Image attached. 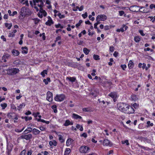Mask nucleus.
I'll use <instances>...</instances> for the list:
<instances>
[{
    "label": "nucleus",
    "mask_w": 155,
    "mask_h": 155,
    "mask_svg": "<svg viewBox=\"0 0 155 155\" xmlns=\"http://www.w3.org/2000/svg\"><path fill=\"white\" fill-rule=\"evenodd\" d=\"M11 58V55L7 53L4 54L2 57V60L4 62H5L7 61V59Z\"/></svg>",
    "instance_id": "11"
},
{
    "label": "nucleus",
    "mask_w": 155,
    "mask_h": 155,
    "mask_svg": "<svg viewBox=\"0 0 155 155\" xmlns=\"http://www.w3.org/2000/svg\"><path fill=\"white\" fill-rule=\"evenodd\" d=\"M12 52L13 55L15 56H18L19 54V51L18 50L15 49L13 50L12 51Z\"/></svg>",
    "instance_id": "18"
},
{
    "label": "nucleus",
    "mask_w": 155,
    "mask_h": 155,
    "mask_svg": "<svg viewBox=\"0 0 155 155\" xmlns=\"http://www.w3.org/2000/svg\"><path fill=\"white\" fill-rule=\"evenodd\" d=\"M72 117L76 119L82 118V117L81 116L75 114H72Z\"/></svg>",
    "instance_id": "23"
},
{
    "label": "nucleus",
    "mask_w": 155,
    "mask_h": 155,
    "mask_svg": "<svg viewBox=\"0 0 155 155\" xmlns=\"http://www.w3.org/2000/svg\"><path fill=\"white\" fill-rule=\"evenodd\" d=\"M90 51V50L86 48H85L83 49V51L86 55L88 54Z\"/></svg>",
    "instance_id": "27"
},
{
    "label": "nucleus",
    "mask_w": 155,
    "mask_h": 155,
    "mask_svg": "<svg viewBox=\"0 0 155 155\" xmlns=\"http://www.w3.org/2000/svg\"><path fill=\"white\" fill-rule=\"evenodd\" d=\"M77 43L78 45H81L84 44V42L81 39H78L77 41Z\"/></svg>",
    "instance_id": "29"
},
{
    "label": "nucleus",
    "mask_w": 155,
    "mask_h": 155,
    "mask_svg": "<svg viewBox=\"0 0 155 155\" xmlns=\"http://www.w3.org/2000/svg\"><path fill=\"white\" fill-rule=\"evenodd\" d=\"M19 71V70L18 68H13L11 69H8L7 71L8 74L10 75H13L15 74Z\"/></svg>",
    "instance_id": "2"
},
{
    "label": "nucleus",
    "mask_w": 155,
    "mask_h": 155,
    "mask_svg": "<svg viewBox=\"0 0 155 155\" xmlns=\"http://www.w3.org/2000/svg\"><path fill=\"white\" fill-rule=\"evenodd\" d=\"M65 98V96L63 94L56 95L54 98V100L56 101H63Z\"/></svg>",
    "instance_id": "5"
},
{
    "label": "nucleus",
    "mask_w": 155,
    "mask_h": 155,
    "mask_svg": "<svg viewBox=\"0 0 155 155\" xmlns=\"http://www.w3.org/2000/svg\"><path fill=\"white\" fill-rule=\"evenodd\" d=\"M17 14V12L16 11H14L13 12V13L11 15V16H13L15 15H16Z\"/></svg>",
    "instance_id": "57"
},
{
    "label": "nucleus",
    "mask_w": 155,
    "mask_h": 155,
    "mask_svg": "<svg viewBox=\"0 0 155 155\" xmlns=\"http://www.w3.org/2000/svg\"><path fill=\"white\" fill-rule=\"evenodd\" d=\"M84 9V6L83 5H81L80 7H79V11H82Z\"/></svg>",
    "instance_id": "59"
},
{
    "label": "nucleus",
    "mask_w": 155,
    "mask_h": 155,
    "mask_svg": "<svg viewBox=\"0 0 155 155\" xmlns=\"http://www.w3.org/2000/svg\"><path fill=\"white\" fill-rule=\"evenodd\" d=\"M82 110L83 111L88 112L90 111L89 109L88 108H83Z\"/></svg>",
    "instance_id": "49"
},
{
    "label": "nucleus",
    "mask_w": 155,
    "mask_h": 155,
    "mask_svg": "<svg viewBox=\"0 0 155 155\" xmlns=\"http://www.w3.org/2000/svg\"><path fill=\"white\" fill-rule=\"evenodd\" d=\"M134 108L132 107L127 106L126 107L124 113L128 114H130L134 113Z\"/></svg>",
    "instance_id": "6"
},
{
    "label": "nucleus",
    "mask_w": 155,
    "mask_h": 155,
    "mask_svg": "<svg viewBox=\"0 0 155 155\" xmlns=\"http://www.w3.org/2000/svg\"><path fill=\"white\" fill-rule=\"evenodd\" d=\"M110 50L111 52H112L114 51V47L113 46H110Z\"/></svg>",
    "instance_id": "56"
},
{
    "label": "nucleus",
    "mask_w": 155,
    "mask_h": 155,
    "mask_svg": "<svg viewBox=\"0 0 155 155\" xmlns=\"http://www.w3.org/2000/svg\"><path fill=\"white\" fill-rule=\"evenodd\" d=\"M124 31V29L123 27L122 28H121L120 29H118L117 30V31L119 32H120V31L123 32Z\"/></svg>",
    "instance_id": "43"
},
{
    "label": "nucleus",
    "mask_w": 155,
    "mask_h": 155,
    "mask_svg": "<svg viewBox=\"0 0 155 155\" xmlns=\"http://www.w3.org/2000/svg\"><path fill=\"white\" fill-rule=\"evenodd\" d=\"M121 67L123 70H124L127 68V66L125 64L121 65Z\"/></svg>",
    "instance_id": "47"
},
{
    "label": "nucleus",
    "mask_w": 155,
    "mask_h": 155,
    "mask_svg": "<svg viewBox=\"0 0 155 155\" xmlns=\"http://www.w3.org/2000/svg\"><path fill=\"white\" fill-rule=\"evenodd\" d=\"M25 103H22L18 107V109L20 110L21 108L24 107L25 106Z\"/></svg>",
    "instance_id": "25"
},
{
    "label": "nucleus",
    "mask_w": 155,
    "mask_h": 155,
    "mask_svg": "<svg viewBox=\"0 0 155 155\" xmlns=\"http://www.w3.org/2000/svg\"><path fill=\"white\" fill-rule=\"evenodd\" d=\"M111 28V27L108 25H106L105 26L104 29L105 30H109Z\"/></svg>",
    "instance_id": "46"
},
{
    "label": "nucleus",
    "mask_w": 155,
    "mask_h": 155,
    "mask_svg": "<svg viewBox=\"0 0 155 155\" xmlns=\"http://www.w3.org/2000/svg\"><path fill=\"white\" fill-rule=\"evenodd\" d=\"M47 74V71L46 70H45L43 71L41 73V75L43 76V77H45V74Z\"/></svg>",
    "instance_id": "32"
},
{
    "label": "nucleus",
    "mask_w": 155,
    "mask_h": 155,
    "mask_svg": "<svg viewBox=\"0 0 155 155\" xmlns=\"http://www.w3.org/2000/svg\"><path fill=\"white\" fill-rule=\"evenodd\" d=\"M70 153V149L69 148H67L64 152V155H68Z\"/></svg>",
    "instance_id": "26"
},
{
    "label": "nucleus",
    "mask_w": 155,
    "mask_h": 155,
    "mask_svg": "<svg viewBox=\"0 0 155 155\" xmlns=\"http://www.w3.org/2000/svg\"><path fill=\"white\" fill-rule=\"evenodd\" d=\"M41 122L43 123H45L47 124H48L49 123V121H45V120L43 119H41Z\"/></svg>",
    "instance_id": "50"
},
{
    "label": "nucleus",
    "mask_w": 155,
    "mask_h": 155,
    "mask_svg": "<svg viewBox=\"0 0 155 155\" xmlns=\"http://www.w3.org/2000/svg\"><path fill=\"white\" fill-rule=\"evenodd\" d=\"M1 106L2 107V108L3 109H4L6 107L7 104H1Z\"/></svg>",
    "instance_id": "42"
},
{
    "label": "nucleus",
    "mask_w": 155,
    "mask_h": 155,
    "mask_svg": "<svg viewBox=\"0 0 155 155\" xmlns=\"http://www.w3.org/2000/svg\"><path fill=\"white\" fill-rule=\"evenodd\" d=\"M5 26L6 27L8 28V29H10L12 26V23L9 24L8 23H5Z\"/></svg>",
    "instance_id": "31"
},
{
    "label": "nucleus",
    "mask_w": 155,
    "mask_h": 155,
    "mask_svg": "<svg viewBox=\"0 0 155 155\" xmlns=\"http://www.w3.org/2000/svg\"><path fill=\"white\" fill-rule=\"evenodd\" d=\"M40 113L39 112H38L37 113H33V115L35 117H36Z\"/></svg>",
    "instance_id": "51"
},
{
    "label": "nucleus",
    "mask_w": 155,
    "mask_h": 155,
    "mask_svg": "<svg viewBox=\"0 0 155 155\" xmlns=\"http://www.w3.org/2000/svg\"><path fill=\"white\" fill-rule=\"evenodd\" d=\"M139 8H140L141 9L143 8V7H140L137 5H133L130 6L129 8V10L133 12H137L139 11L140 9Z\"/></svg>",
    "instance_id": "3"
},
{
    "label": "nucleus",
    "mask_w": 155,
    "mask_h": 155,
    "mask_svg": "<svg viewBox=\"0 0 155 155\" xmlns=\"http://www.w3.org/2000/svg\"><path fill=\"white\" fill-rule=\"evenodd\" d=\"M32 133L34 135H37L39 134L40 131L34 128L32 130Z\"/></svg>",
    "instance_id": "21"
},
{
    "label": "nucleus",
    "mask_w": 155,
    "mask_h": 155,
    "mask_svg": "<svg viewBox=\"0 0 155 155\" xmlns=\"http://www.w3.org/2000/svg\"><path fill=\"white\" fill-rule=\"evenodd\" d=\"M82 16L84 18H85L87 17V12H85L84 14H83L82 15Z\"/></svg>",
    "instance_id": "45"
},
{
    "label": "nucleus",
    "mask_w": 155,
    "mask_h": 155,
    "mask_svg": "<svg viewBox=\"0 0 155 155\" xmlns=\"http://www.w3.org/2000/svg\"><path fill=\"white\" fill-rule=\"evenodd\" d=\"M59 137V140L60 141V142L61 143L63 142L64 141V140L63 139V137L61 135H58Z\"/></svg>",
    "instance_id": "30"
},
{
    "label": "nucleus",
    "mask_w": 155,
    "mask_h": 155,
    "mask_svg": "<svg viewBox=\"0 0 155 155\" xmlns=\"http://www.w3.org/2000/svg\"><path fill=\"white\" fill-rule=\"evenodd\" d=\"M128 67L130 69H131L134 67V63L131 60H130L128 63Z\"/></svg>",
    "instance_id": "20"
},
{
    "label": "nucleus",
    "mask_w": 155,
    "mask_h": 155,
    "mask_svg": "<svg viewBox=\"0 0 155 155\" xmlns=\"http://www.w3.org/2000/svg\"><path fill=\"white\" fill-rule=\"evenodd\" d=\"M89 18L90 20H91L92 21H94V17H92V15H90L89 16Z\"/></svg>",
    "instance_id": "48"
},
{
    "label": "nucleus",
    "mask_w": 155,
    "mask_h": 155,
    "mask_svg": "<svg viewBox=\"0 0 155 155\" xmlns=\"http://www.w3.org/2000/svg\"><path fill=\"white\" fill-rule=\"evenodd\" d=\"M55 26L56 28H63V27L61 26L60 24H58V25H55Z\"/></svg>",
    "instance_id": "41"
},
{
    "label": "nucleus",
    "mask_w": 155,
    "mask_h": 155,
    "mask_svg": "<svg viewBox=\"0 0 155 155\" xmlns=\"http://www.w3.org/2000/svg\"><path fill=\"white\" fill-rule=\"evenodd\" d=\"M147 124L148 125H150V126H153V123H150V122L149 121H148L147 122Z\"/></svg>",
    "instance_id": "52"
},
{
    "label": "nucleus",
    "mask_w": 155,
    "mask_h": 155,
    "mask_svg": "<svg viewBox=\"0 0 155 155\" xmlns=\"http://www.w3.org/2000/svg\"><path fill=\"white\" fill-rule=\"evenodd\" d=\"M66 80L73 83L76 80V78L74 77H67Z\"/></svg>",
    "instance_id": "17"
},
{
    "label": "nucleus",
    "mask_w": 155,
    "mask_h": 155,
    "mask_svg": "<svg viewBox=\"0 0 155 155\" xmlns=\"http://www.w3.org/2000/svg\"><path fill=\"white\" fill-rule=\"evenodd\" d=\"M38 15L39 17L41 18H42L43 16V15L42 14H41V13L39 12L38 13Z\"/></svg>",
    "instance_id": "54"
},
{
    "label": "nucleus",
    "mask_w": 155,
    "mask_h": 155,
    "mask_svg": "<svg viewBox=\"0 0 155 155\" xmlns=\"http://www.w3.org/2000/svg\"><path fill=\"white\" fill-rule=\"evenodd\" d=\"M70 124H71L70 121L69 120H68L66 121L65 123L64 124V125L65 126H68ZM71 124L72 125L73 124L72 123Z\"/></svg>",
    "instance_id": "28"
},
{
    "label": "nucleus",
    "mask_w": 155,
    "mask_h": 155,
    "mask_svg": "<svg viewBox=\"0 0 155 155\" xmlns=\"http://www.w3.org/2000/svg\"><path fill=\"white\" fill-rule=\"evenodd\" d=\"M47 100L50 102H52L53 100L52 93L48 91L47 93Z\"/></svg>",
    "instance_id": "8"
},
{
    "label": "nucleus",
    "mask_w": 155,
    "mask_h": 155,
    "mask_svg": "<svg viewBox=\"0 0 155 155\" xmlns=\"http://www.w3.org/2000/svg\"><path fill=\"white\" fill-rule=\"evenodd\" d=\"M122 143L123 144H124L125 143H126V145H129V143L128 142V140H126L125 141H122Z\"/></svg>",
    "instance_id": "39"
},
{
    "label": "nucleus",
    "mask_w": 155,
    "mask_h": 155,
    "mask_svg": "<svg viewBox=\"0 0 155 155\" xmlns=\"http://www.w3.org/2000/svg\"><path fill=\"white\" fill-rule=\"evenodd\" d=\"M107 17L104 15H98L96 18V20L99 19L101 21H104L107 19Z\"/></svg>",
    "instance_id": "7"
},
{
    "label": "nucleus",
    "mask_w": 155,
    "mask_h": 155,
    "mask_svg": "<svg viewBox=\"0 0 155 155\" xmlns=\"http://www.w3.org/2000/svg\"><path fill=\"white\" fill-rule=\"evenodd\" d=\"M119 13L120 16H122L124 14V12L123 11H120L119 12Z\"/></svg>",
    "instance_id": "44"
},
{
    "label": "nucleus",
    "mask_w": 155,
    "mask_h": 155,
    "mask_svg": "<svg viewBox=\"0 0 155 155\" xmlns=\"http://www.w3.org/2000/svg\"><path fill=\"white\" fill-rule=\"evenodd\" d=\"M40 4H38V6L40 8H42V7L44 6V2L42 1V0H41L40 2Z\"/></svg>",
    "instance_id": "34"
},
{
    "label": "nucleus",
    "mask_w": 155,
    "mask_h": 155,
    "mask_svg": "<svg viewBox=\"0 0 155 155\" xmlns=\"http://www.w3.org/2000/svg\"><path fill=\"white\" fill-rule=\"evenodd\" d=\"M127 105L123 103H120L117 104L118 109L123 112H125Z\"/></svg>",
    "instance_id": "4"
},
{
    "label": "nucleus",
    "mask_w": 155,
    "mask_h": 155,
    "mask_svg": "<svg viewBox=\"0 0 155 155\" xmlns=\"http://www.w3.org/2000/svg\"><path fill=\"white\" fill-rule=\"evenodd\" d=\"M21 49L22 50V53H23L27 54L28 53V49L26 47H22Z\"/></svg>",
    "instance_id": "24"
},
{
    "label": "nucleus",
    "mask_w": 155,
    "mask_h": 155,
    "mask_svg": "<svg viewBox=\"0 0 155 155\" xmlns=\"http://www.w3.org/2000/svg\"><path fill=\"white\" fill-rule=\"evenodd\" d=\"M25 150H23L21 152L20 155H25Z\"/></svg>",
    "instance_id": "58"
},
{
    "label": "nucleus",
    "mask_w": 155,
    "mask_h": 155,
    "mask_svg": "<svg viewBox=\"0 0 155 155\" xmlns=\"http://www.w3.org/2000/svg\"><path fill=\"white\" fill-rule=\"evenodd\" d=\"M94 58L96 60H99L100 59L99 58V56L98 55L94 54L93 56Z\"/></svg>",
    "instance_id": "37"
},
{
    "label": "nucleus",
    "mask_w": 155,
    "mask_h": 155,
    "mask_svg": "<svg viewBox=\"0 0 155 155\" xmlns=\"http://www.w3.org/2000/svg\"><path fill=\"white\" fill-rule=\"evenodd\" d=\"M73 141V140L71 138L68 139L66 142V145L69 146L71 144V143Z\"/></svg>",
    "instance_id": "19"
},
{
    "label": "nucleus",
    "mask_w": 155,
    "mask_h": 155,
    "mask_svg": "<svg viewBox=\"0 0 155 155\" xmlns=\"http://www.w3.org/2000/svg\"><path fill=\"white\" fill-rule=\"evenodd\" d=\"M32 129L30 127L28 126L27 129H26L23 132V134H27L29 132L32 131Z\"/></svg>",
    "instance_id": "15"
},
{
    "label": "nucleus",
    "mask_w": 155,
    "mask_h": 155,
    "mask_svg": "<svg viewBox=\"0 0 155 155\" xmlns=\"http://www.w3.org/2000/svg\"><path fill=\"white\" fill-rule=\"evenodd\" d=\"M32 13V12L29 8L23 6L21 8L20 13V15L24 18L26 16L30 15Z\"/></svg>",
    "instance_id": "1"
},
{
    "label": "nucleus",
    "mask_w": 155,
    "mask_h": 155,
    "mask_svg": "<svg viewBox=\"0 0 155 155\" xmlns=\"http://www.w3.org/2000/svg\"><path fill=\"white\" fill-rule=\"evenodd\" d=\"M13 145L11 144H8L7 147L6 152L8 155H10V153L12 150Z\"/></svg>",
    "instance_id": "10"
},
{
    "label": "nucleus",
    "mask_w": 155,
    "mask_h": 155,
    "mask_svg": "<svg viewBox=\"0 0 155 155\" xmlns=\"http://www.w3.org/2000/svg\"><path fill=\"white\" fill-rule=\"evenodd\" d=\"M59 18L60 19H61L62 18H64L65 17V16L64 15H61V13H59L57 14Z\"/></svg>",
    "instance_id": "38"
},
{
    "label": "nucleus",
    "mask_w": 155,
    "mask_h": 155,
    "mask_svg": "<svg viewBox=\"0 0 155 155\" xmlns=\"http://www.w3.org/2000/svg\"><path fill=\"white\" fill-rule=\"evenodd\" d=\"M23 4H25L26 5V6H29L28 1V0L25 1V2Z\"/></svg>",
    "instance_id": "63"
},
{
    "label": "nucleus",
    "mask_w": 155,
    "mask_h": 155,
    "mask_svg": "<svg viewBox=\"0 0 155 155\" xmlns=\"http://www.w3.org/2000/svg\"><path fill=\"white\" fill-rule=\"evenodd\" d=\"M82 22H83V21L82 20H80L79 21V23L77 24L76 25V26L77 27H78L81 24Z\"/></svg>",
    "instance_id": "40"
},
{
    "label": "nucleus",
    "mask_w": 155,
    "mask_h": 155,
    "mask_svg": "<svg viewBox=\"0 0 155 155\" xmlns=\"http://www.w3.org/2000/svg\"><path fill=\"white\" fill-rule=\"evenodd\" d=\"M103 145L105 146H111L112 145V143L108 139H105L103 142Z\"/></svg>",
    "instance_id": "13"
},
{
    "label": "nucleus",
    "mask_w": 155,
    "mask_h": 155,
    "mask_svg": "<svg viewBox=\"0 0 155 155\" xmlns=\"http://www.w3.org/2000/svg\"><path fill=\"white\" fill-rule=\"evenodd\" d=\"M39 12L43 15L44 16H46L47 15V13L45 10H43L42 8H40Z\"/></svg>",
    "instance_id": "22"
},
{
    "label": "nucleus",
    "mask_w": 155,
    "mask_h": 155,
    "mask_svg": "<svg viewBox=\"0 0 155 155\" xmlns=\"http://www.w3.org/2000/svg\"><path fill=\"white\" fill-rule=\"evenodd\" d=\"M14 35V33L12 32V33H10L8 36L9 37H12Z\"/></svg>",
    "instance_id": "53"
},
{
    "label": "nucleus",
    "mask_w": 155,
    "mask_h": 155,
    "mask_svg": "<svg viewBox=\"0 0 155 155\" xmlns=\"http://www.w3.org/2000/svg\"><path fill=\"white\" fill-rule=\"evenodd\" d=\"M21 63V61L19 60H16L14 62L13 64L16 65L19 64Z\"/></svg>",
    "instance_id": "35"
},
{
    "label": "nucleus",
    "mask_w": 155,
    "mask_h": 155,
    "mask_svg": "<svg viewBox=\"0 0 155 155\" xmlns=\"http://www.w3.org/2000/svg\"><path fill=\"white\" fill-rule=\"evenodd\" d=\"M52 108L54 112L56 113L57 112V110L56 109L57 106L55 105H54L51 107Z\"/></svg>",
    "instance_id": "33"
},
{
    "label": "nucleus",
    "mask_w": 155,
    "mask_h": 155,
    "mask_svg": "<svg viewBox=\"0 0 155 155\" xmlns=\"http://www.w3.org/2000/svg\"><path fill=\"white\" fill-rule=\"evenodd\" d=\"M108 96L111 97L113 99L114 101H116L115 99L117 97V94L115 92H111L108 95Z\"/></svg>",
    "instance_id": "14"
},
{
    "label": "nucleus",
    "mask_w": 155,
    "mask_h": 155,
    "mask_svg": "<svg viewBox=\"0 0 155 155\" xmlns=\"http://www.w3.org/2000/svg\"><path fill=\"white\" fill-rule=\"evenodd\" d=\"M150 8L151 9H152L153 8H155V5L153 4H151L150 6Z\"/></svg>",
    "instance_id": "55"
},
{
    "label": "nucleus",
    "mask_w": 155,
    "mask_h": 155,
    "mask_svg": "<svg viewBox=\"0 0 155 155\" xmlns=\"http://www.w3.org/2000/svg\"><path fill=\"white\" fill-rule=\"evenodd\" d=\"M122 27H123V28H124V30L126 31L128 27L127 26H126L125 25H123Z\"/></svg>",
    "instance_id": "60"
},
{
    "label": "nucleus",
    "mask_w": 155,
    "mask_h": 155,
    "mask_svg": "<svg viewBox=\"0 0 155 155\" xmlns=\"http://www.w3.org/2000/svg\"><path fill=\"white\" fill-rule=\"evenodd\" d=\"M39 129L41 131H44V130H45V128L43 127H39Z\"/></svg>",
    "instance_id": "61"
},
{
    "label": "nucleus",
    "mask_w": 155,
    "mask_h": 155,
    "mask_svg": "<svg viewBox=\"0 0 155 155\" xmlns=\"http://www.w3.org/2000/svg\"><path fill=\"white\" fill-rule=\"evenodd\" d=\"M48 21L46 22L45 23V24L46 25H48L49 26H51V25L53 24V21L52 20L50 17L49 16L48 17Z\"/></svg>",
    "instance_id": "16"
},
{
    "label": "nucleus",
    "mask_w": 155,
    "mask_h": 155,
    "mask_svg": "<svg viewBox=\"0 0 155 155\" xmlns=\"http://www.w3.org/2000/svg\"><path fill=\"white\" fill-rule=\"evenodd\" d=\"M68 28H67V31H69L71 30V28H70L71 27V25H68Z\"/></svg>",
    "instance_id": "62"
},
{
    "label": "nucleus",
    "mask_w": 155,
    "mask_h": 155,
    "mask_svg": "<svg viewBox=\"0 0 155 155\" xmlns=\"http://www.w3.org/2000/svg\"><path fill=\"white\" fill-rule=\"evenodd\" d=\"M32 137V135L31 134H29L26 135H22L21 136V139H24L28 140L31 139Z\"/></svg>",
    "instance_id": "12"
},
{
    "label": "nucleus",
    "mask_w": 155,
    "mask_h": 155,
    "mask_svg": "<svg viewBox=\"0 0 155 155\" xmlns=\"http://www.w3.org/2000/svg\"><path fill=\"white\" fill-rule=\"evenodd\" d=\"M22 119H25L26 121H27L28 120H30L32 119V117H22Z\"/></svg>",
    "instance_id": "36"
},
{
    "label": "nucleus",
    "mask_w": 155,
    "mask_h": 155,
    "mask_svg": "<svg viewBox=\"0 0 155 155\" xmlns=\"http://www.w3.org/2000/svg\"><path fill=\"white\" fill-rule=\"evenodd\" d=\"M8 18V14H5L4 16V18L5 19H7Z\"/></svg>",
    "instance_id": "64"
},
{
    "label": "nucleus",
    "mask_w": 155,
    "mask_h": 155,
    "mask_svg": "<svg viewBox=\"0 0 155 155\" xmlns=\"http://www.w3.org/2000/svg\"><path fill=\"white\" fill-rule=\"evenodd\" d=\"M89 150L88 147L86 146H83L80 147V151L81 153H86Z\"/></svg>",
    "instance_id": "9"
}]
</instances>
